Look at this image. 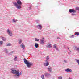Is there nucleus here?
<instances>
[{
    "instance_id": "obj_5",
    "label": "nucleus",
    "mask_w": 79,
    "mask_h": 79,
    "mask_svg": "<svg viewBox=\"0 0 79 79\" xmlns=\"http://www.w3.org/2000/svg\"><path fill=\"white\" fill-rule=\"evenodd\" d=\"M44 76L46 78H49V77H51L52 75L51 74L48 72H45L44 73Z\"/></svg>"
},
{
    "instance_id": "obj_3",
    "label": "nucleus",
    "mask_w": 79,
    "mask_h": 79,
    "mask_svg": "<svg viewBox=\"0 0 79 79\" xmlns=\"http://www.w3.org/2000/svg\"><path fill=\"white\" fill-rule=\"evenodd\" d=\"M23 61L24 63L26 64L27 68H31V67H32V66H33V63H32V62H30L27 60H26V59L25 58L24 59Z\"/></svg>"
},
{
    "instance_id": "obj_11",
    "label": "nucleus",
    "mask_w": 79,
    "mask_h": 79,
    "mask_svg": "<svg viewBox=\"0 0 79 79\" xmlns=\"http://www.w3.org/2000/svg\"><path fill=\"white\" fill-rule=\"evenodd\" d=\"M46 47L48 48H51V47H52V45H51V44H50L49 43H48L46 46Z\"/></svg>"
},
{
    "instance_id": "obj_15",
    "label": "nucleus",
    "mask_w": 79,
    "mask_h": 79,
    "mask_svg": "<svg viewBox=\"0 0 79 79\" xmlns=\"http://www.w3.org/2000/svg\"><path fill=\"white\" fill-rule=\"evenodd\" d=\"M44 64L45 66H48L49 65V63H44Z\"/></svg>"
},
{
    "instance_id": "obj_36",
    "label": "nucleus",
    "mask_w": 79,
    "mask_h": 79,
    "mask_svg": "<svg viewBox=\"0 0 79 79\" xmlns=\"http://www.w3.org/2000/svg\"><path fill=\"white\" fill-rule=\"evenodd\" d=\"M45 62H46V63H49V62H48V61H47V60H45Z\"/></svg>"
},
{
    "instance_id": "obj_22",
    "label": "nucleus",
    "mask_w": 79,
    "mask_h": 79,
    "mask_svg": "<svg viewBox=\"0 0 79 79\" xmlns=\"http://www.w3.org/2000/svg\"><path fill=\"white\" fill-rule=\"evenodd\" d=\"M63 78V76H59L58 77V79H62Z\"/></svg>"
},
{
    "instance_id": "obj_40",
    "label": "nucleus",
    "mask_w": 79,
    "mask_h": 79,
    "mask_svg": "<svg viewBox=\"0 0 79 79\" xmlns=\"http://www.w3.org/2000/svg\"><path fill=\"white\" fill-rule=\"evenodd\" d=\"M20 75H21L22 73H21L20 74Z\"/></svg>"
},
{
    "instance_id": "obj_2",
    "label": "nucleus",
    "mask_w": 79,
    "mask_h": 79,
    "mask_svg": "<svg viewBox=\"0 0 79 79\" xmlns=\"http://www.w3.org/2000/svg\"><path fill=\"white\" fill-rule=\"evenodd\" d=\"M11 72L12 74H15L14 75V76L16 77V78H18V77L20 76V73H19V70H16L15 69L12 68L11 69Z\"/></svg>"
},
{
    "instance_id": "obj_23",
    "label": "nucleus",
    "mask_w": 79,
    "mask_h": 79,
    "mask_svg": "<svg viewBox=\"0 0 79 79\" xmlns=\"http://www.w3.org/2000/svg\"><path fill=\"white\" fill-rule=\"evenodd\" d=\"M35 41L36 42H38V41H39V39L37 38H35Z\"/></svg>"
},
{
    "instance_id": "obj_9",
    "label": "nucleus",
    "mask_w": 79,
    "mask_h": 79,
    "mask_svg": "<svg viewBox=\"0 0 79 79\" xmlns=\"http://www.w3.org/2000/svg\"><path fill=\"white\" fill-rule=\"evenodd\" d=\"M69 13H76V11L74 9H71L69 10Z\"/></svg>"
},
{
    "instance_id": "obj_33",
    "label": "nucleus",
    "mask_w": 79,
    "mask_h": 79,
    "mask_svg": "<svg viewBox=\"0 0 79 79\" xmlns=\"http://www.w3.org/2000/svg\"><path fill=\"white\" fill-rule=\"evenodd\" d=\"M28 10H31V6H30L28 7Z\"/></svg>"
},
{
    "instance_id": "obj_21",
    "label": "nucleus",
    "mask_w": 79,
    "mask_h": 79,
    "mask_svg": "<svg viewBox=\"0 0 79 79\" xmlns=\"http://www.w3.org/2000/svg\"><path fill=\"white\" fill-rule=\"evenodd\" d=\"M77 35V36L78 35H79V33L78 32H76L75 33V35Z\"/></svg>"
},
{
    "instance_id": "obj_8",
    "label": "nucleus",
    "mask_w": 79,
    "mask_h": 79,
    "mask_svg": "<svg viewBox=\"0 0 79 79\" xmlns=\"http://www.w3.org/2000/svg\"><path fill=\"white\" fill-rule=\"evenodd\" d=\"M47 69L48 71L51 73L52 71V68L50 66H49Z\"/></svg>"
},
{
    "instance_id": "obj_27",
    "label": "nucleus",
    "mask_w": 79,
    "mask_h": 79,
    "mask_svg": "<svg viewBox=\"0 0 79 79\" xmlns=\"http://www.w3.org/2000/svg\"><path fill=\"white\" fill-rule=\"evenodd\" d=\"M18 43H19V44H21V43H22V41L19 40V42H18Z\"/></svg>"
},
{
    "instance_id": "obj_31",
    "label": "nucleus",
    "mask_w": 79,
    "mask_h": 79,
    "mask_svg": "<svg viewBox=\"0 0 79 79\" xmlns=\"http://www.w3.org/2000/svg\"><path fill=\"white\" fill-rule=\"evenodd\" d=\"M76 10H79V7H77L76 8Z\"/></svg>"
},
{
    "instance_id": "obj_37",
    "label": "nucleus",
    "mask_w": 79,
    "mask_h": 79,
    "mask_svg": "<svg viewBox=\"0 0 79 79\" xmlns=\"http://www.w3.org/2000/svg\"><path fill=\"white\" fill-rule=\"evenodd\" d=\"M72 15H73V16H74V15H76V14H72Z\"/></svg>"
},
{
    "instance_id": "obj_7",
    "label": "nucleus",
    "mask_w": 79,
    "mask_h": 79,
    "mask_svg": "<svg viewBox=\"0 0 79 79\" xmlns=\"http://www.w3.org/2000/svg\"><path fill=\"white\" fill-rule=\"evenodd\" d=\"M36 27L38 28L39 29H40V30H41L42 28V27L41 24H38V25L36 26Z\"/></svg>"
},
{
    "instance_id": "obj_16",
    "label": "nucleus",
    "mask_w": 79,
    "mask_h": 79,
    "mask_svg": "<svg viewBox=\"0 0 79 79\" xmlns=\"http://www.w3.org/2000/svg\"><path fill=\"white\" fill-rule=\"evenodd\" d=\"M35 48H38V47H39V44H38L36 43L35 44Z\"/></svg>"
},
{
    "instance_id": "obj_35",
    "label": "nucleus",
    "mask_w": 79,
    "mask_h": 79,
    "mask_svg": "<svg viewBox=\"0 0 79 79\" xmlns=\"http://www.w3.org/2000/svg\"><path fill=\"white\" fill-rule=\"evenodd\" d=\"M74 35H72L70 36V37H74Z\"/></svg>"
},
{
    "instance_id": "obj_26",
    "label": "nucleus",
    "mask_w": 79,
    "mask_h": 79,
    "mask_svg": "<svg viewBox=\"0 0 79 79\" xmlns=\"http://www.w3.org/2000/svg\"><path fill=\"white\" fill-rule=\"evenodd\" d=\"M3 42L2 41H0V45H3Z\"/></svg>"
},
{
    "instance_id": "obj_24",
    "label": "nucleus",
    "mask_w": 79,
    "mask_h": 79,
    "mask_svg": "<svg viewBox=\"0 0 79 79\" xmlns=\"http://www.w3.org/2000/svg\"><path fill=\"white\" fill-rule=\"evenodd\" d=\"M46 59L47 60H49V56H47L46 57Z\"/></svg>"
},
{
    "instance_id": "obj_29",
    "label": "nucleus",
    "mask_w": 79,
    "mask_h": 79,
    "mask_svg": "<svg viewBox=\"0 0 79 79\" xmlns=\"http://www.w3.org/2000/svg\"><path fill=\"white\" fill-rule=\"evenodd\" d=\"M53 47L54 48H56V44H54V45H53Z\"/></svg>"
},
{
    "instance_id": "obj_28",
    "label": "nucleus",
    "mask_w": 79,
    "mask_h": 79,
    "mask_svg": "<svg viewBox=\"0 0 79 79\" xmlns=\"http://www.w3.org/2000/svg\"><path fill=\"white\" fill-rule=\"evenodd\" d=\"M14 52V51H11L10 53V55H12L13 54V53Z\"/></svg>"
},
{
    "instance_id": "obj_34",
    "label": "nucleus",
    "mask_w": 79,
    "mask_h": 79,
    "mask_svg": "<svg viewBox=\"0 0 79 79\" xmlns=\"http://www.w3.org/2000/svg\"><path fill=\"white\" fill-rule=\"evenodd\" d=\"M77 51H79V48H77Z\"/></svg>"
},
{
    "instance_id": "obj_32",
    "label": "nucleus",
    "mask_w": 79,
    "mask_h": 79,
    "mask_svg": "<svg viewBox=\"0 0 79 79\" xmlns=\"http://www.w3.org/2000/svg\"><path fill=\"white\" fill-rule=\"evenodd\" d=\"M55 48V49H56V50H57V51H59V50H58V48L56 47Z\"/></svg>"
},
{
    "instance_id": "obj_20",
    "label": "nucleus",
    "mask_w": 79,
    "mask_h": 79,
    "mask_svg": "<svg viewBox=\"0 0 79 79\" xmlns=\"http://www.w3.org/2000/svg\"><path fill=\"white\" fill-rule=\"evenodd\" d=\"M6 46H11V43H8L6 44Z\"/></svg>"
},
{
    "instance_id": "obj_10",
    "label": "nucleus",
    "mask_w": 79,
    "mask_h": 79,
    "mask_svg": "<svg viewBox=\"0 0 79 79\" xmlns=\"http://www.w3.org/2000/svg\"><path fill=\"white\" fill-rule=\"evenodd\" d=\"M65 71L67 73L69 72H72V70L70 69L69 68H67L65 69Z\"/></svg>"
},
{
    "instance_id": "obj_39",
    "label": "nucleus",
    "mask_w": 79,
    "mask_h": 79,
    "mask_svg": "<svg viewBox=\"0 0 79 79\" xmlns=\"http://www.w3.org/2000/svg\"><path fill=\"white\" fill-rule=\"evenodd\" d=\"M69 50V48H68Z\"/></svg>"
},
{
    "instance_id": "obj_4",
    "label": "nucleus",
    "mask_w": 79,
    "mask_h": 79,
    "mask_svg": "<svg viewBox=\"0 0 79 79\" xmlns=\"http://www.w3.org/2000/svg\"><path fill=\"white\" fill-rule=\"evenodd\" d=\"M7 32L8 35L10 36V37H12L13 36V34L12 33V31L11 30L8 29L7 30Z\"/></svg>"
},
{
    "instance_id": "obj_6",
    "label": "nucleus",
    "mask_w": 79,
    "mask_h": 79,
    "mask_svg": "<svg viewBox=\"0 0 79 79\" xmlns=\"http://www.w3.org/2000/svg\"><path fill=\"white\" fill-rule=\"evenodd\" d=\"M40 43L42 45H44L45 44V40H44V38H42L41 40H40Z\"/></svg>"
},
{
    "instance_id": "obj_18",
    "label": "nucleus",
    "mask_w": 79,
    "mask_h": 79,
    "mask_svg": "<svg viewBox=\"0 0 79 79\" xmlns=\"http://www.w3.org/2000/svg\"><path fill=\"white\" fill-rule=\"evenodd\" d=\"M18 20H15V19H12V21L13 22V23H16V22H17V21H18Z\"/></svg>"
},
{
    "instance_id": "obj_14",
    "label": "nucleus",
    "mask_w": 79,
    "mask_h": 79,
    "mask_svg": "<svg viewBox=\"0 0 79 79\" xmlns=\"http://www.w3.org/2000/svg\"><path fill=\"white\" fill-rule=\"evenodd\" d=\"M2 40L4 42H6V38H4V37H2Z\"/></svg>"
},
{
    "instance_id": "obj_17",
    "label": "nucleus",
    "mask_w": 79,
    "mask_h": 79,
    "mask_svg": "<svg viewBox=\"0 0 79 79\" xmlns=\"http://www.w3.org/2000/svg\"><path fill=\"white\" fill-rule=\"evenodd\" d=\"M14 61H17L18 60V59L17 58V56H15L14 58Z\"/></svg>"
},
{
    "instance_id": "obj_30",
    "label": "nucleus",
    "mask_w": 79,
    "mask_h": 79,
    "mask_svg": "<svg viewBox=\"0 0 79 79\" xmlns=\"http://www.w3.org/2000/svg\"><path fill=\"white\" fill-rule=\"evenodd\" d=\"M64 63H68V61L67 60H64Z\"/></svg>"
},
{
    "instance_id": "obj_1",
    "label": "nucleus",
    "mask_w": 79,
    "mask_h": 79,
    "mask_svg": "<svg viewBox=\"0 0 79 79\" xmlns=\"http://www.w3.org/2000/svg\"><path fill=\"white\" fill-rule=\"evenodd\" d=\"M17 2H14L13 4L15 6L17 9H21V5H22V2L20 0H16Z\"/></svg>"
},
{
    "instance_id": "obj_19",
    "label": "nucleus",
    "mask_w": 79,
    "mask_h": 79,
    "mask_svg": "<svg viewBox=\"0 0 79 79\" xmlns=\"http://www.w3.org/2000/svg\"><path fill=\"white\" fill-rule=\"evenodd\" d=\"M77 63H78V64L79 65V60L78 59H75Z\"/></svg>"
},
{
    "instance_id": "obj_38",
    "label": "nucleus",
    "mask_w": 79,
    "mask_h": 79,
    "mask_svg": "<svg viewBox=\"0 0 79 79\" xmlns=\"http://www.w3.org/2000/svg\"><path fill=\"white\" fill-rule=\"evenodd\" d=\"M57 39H60V38H59V37H57Z\"/></svg>"
},
{
    "instance_id": "obj_25",
    "label": "nucleus",
    "mask_w": 79,
    "mask_h": 79,
    "mask_svg": "<svg viewBox=\"0 0 79 79\" xmlns=\"http://www.w3.org/2000/svg\"><path fill=\"white\" fill-rule=\"evenodd\" d=\"M41 78H42V79H45V78H44V75H42L41 76Z\"/></svg>"
},
{
    "instance_id": "obj_13",
    "label": "nucleus",
    "mask_w": 79,
    "mask_h": 79,
    "mask_svg": "<svg viewBox=\"0 0 79 79\" xmlns=\"http://www.w3.org/2000/svg\"><path fill=\"white\" fill-rule=\"evenodd\" d=\"M20 47L21 48H23V49H24V44L23 43L22 44L20 45Z\"/></svg>"
},
{
    "instance_id": "obj_12",
    "label": "nucleus",
    "mask_w": 79,
    "mask_h": 79,
    "mask_svg": "<svg viewBox=\"0 0 79 79\" xmlns=\"http://www.w3.org/2000/svg\"><path fill=\"white\" fill-rule=\"evenodd\" d=\"M4 51L6 53V54L8 53L9 52V51H8V49H7L6 48H4Z\"/></svg>"
}]
</instances>
